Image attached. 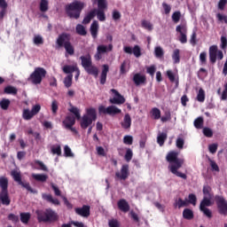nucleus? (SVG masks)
<instances>
[{
    "mask_svg": "<svg viewBox=\"0 0 227 227\" xmlns=\"http://www.w3.org/2000/svg\"><path fill=\"white\" fill-rule=\"evenodd\" d=\"M166 160L168 161V169L172 175H176L183 180H187V175L178 171L184 166V159L178 158V153L175 151L169 152L166 156Z\"/></svg>",
    "mask_w": 227,
    "mask_h": 227,
    "instance_id": "nucleus-1",
    "label": "nucleus"
},
{
    "mask_svg": "<svg viewBox=\"0 0 227 227\" xmlns=\"http://www.w3.org/2000/svg\"><path fill=\"white\" fill-rule=\"evenodd\" d=\"M38 223H56L59 221V215L52 208L37 209L35 211Z\"/></svg>",
    "mask_w": 227,
    "mask_h": 227,
    "instance_id": "nucleus-2",
    "label": "nucleus"
},
{
    "mask_svg": "<svg viewBox=\"0 0 227 227\" xmlns=\"http://www.w3.org/2000/svg\"><path fill=\"white\" fill-rule=\"evenodd\" d=\"M70 34L62 33L58 36L56 44L59 48L64 47L66 52L69 54V56H74V54H75V48H74V45L70 42Z\"/></svg>",
    "mask_w": 227,
    "mask_h": 227,
    "instance_id": "nucleus-3",
    "label": "nucleus"
},
{
    "mask_svg": "<svg viewBox=\"0 0 227 227\" xmlns=\"http://www.w3.org/2000/svg\"><path fill=\"white\" fill-rule=\"evenodd\" d=\"M82 10H84V3L77 0L66 6V13L69 19H79Z\"/></svg>",
    "mask_w": 227,
    "mask_h": 227,
    "instance_id": "nucleus-4",
    "label": "nucleus"
},
{
    "mask_svg": "<svg viewBox=\"0 0 227 227\" xmlns=\"http://www.w3.org/2000/svg\"><path fill=\"white\" fill-rule=\"evenodd\" d=\"M81 65L82 68H84L85 72L89 74V75H94V77L98 76V67L93 65V61L91 60V55L87 54L85 56H81Z\"/></svg>",
    "mask_w": 227,
    "mask_h": 227,
    "instance_id": "nucleus-5",
    "label": "nucleus"
},
{
    "mask_svg": "<svg viewBox=\"0 0 227 227\" xmlns=\"http://www.w3.org/2000/svg\"><path fill=\"white\" fill-rule=\"evenodd\" d=\"M97 121V110L95 108H88L86 111V114H83L81 121H80V127L86 130L90 125L93 123V121Z\"/></svg>",
    "mask_w": 227,
    "mask_h": 227,
    "instance_id": "nucleus-6",
    "label": "nucleus"
},
{
    "mask_svg": "<svg viewBox=\"0 0 227 227\" xmlns=\"http://www.w3.org/2000/svg\"><path fill=\"white\" fill-rule=\"evenodd\" d=\"M47 75V71L43 67H35L34 72L28 77V81L32 84H42V81L45 79Z\"/></svg>",
    "mask_w": 227,
    "mask_h": 227,
    "instance_id": "nucleus-7",
    "label": "nucleus"
},
{
    "mask_svg": "<svg viewBox=\"0 0 227 227\" xmlns=\"http://www.w3.org/2000/svg\"><path fill=\"white\" fill-rule=\"evenodd\" d=\"M11 176H12L14 182H17V184L21 185L23 189H26L28 192H31V194H38V191L33 189L29 183L22 182V176L20 175V172L12 170L11 171Z\"/></svg>",
    "mask_w": 227,
    "mask_h": 227,
    "instance_id": "nucleus-8",
    "label": "nucleus"
},
{
    "mask_svg": "<svg viewBox=\"0 0 227 227\" xmlns=\"http://www.w3.org/2000/svg\"><path fill=\"white\" fill-rule=\"evenodd\" d=\"M224 58L223 51L219 50L217 45L214 44L209 47V61L211 65H215L217 59L221 61Z\"/></svg>",
    "mask_w": 227,
    "mask_h": 227,
    "instance_id": "nucleus-9",
    "label": "nucleus"
},
{
    "mask_svg": "<svg viewBox=\"0 0 227 227\" xmlns=\"http://www.w3.org/2000/svg\"><path fill=\"white\" fill-rule=\"evenodd\" d=\"M215 201L220 215H227V200L223 196L215 195Z\"/></svg>",
    "mask_w": 227,
    "mask_h": 227,
    "instance_id": "nucleus-10",
    "label": "nucleus"
},
{
    "mask_svg": "<svg viewBox=\"0 0 227 227\" xmlns=\"http://www.w3.org/2000/svg\"><path fill=\"white\" fill-rule=\"evenodd\" d=\"M98 113L99 114H109V116H116V114H121V109L114 105L107 107L100 106L98 107Z\"/></svg>",
    "mask_w": 227,
    "mask_h": 227,
    "instance_id": "nucleus-11",
    "label": "nucleus"
},
{
    "mask_svg": "<svg viewBox=\"0 0 227 227\" xmlns=\"http://www.w3.org/2000/svg\"><path fill=\"white\" fill-rule=\"evenodd\" d=\"M113 51V44H109L108 46L100 44L97 47V52L94 55L96 61H100L102 59V54H106L107 51Z\"/></svg>",
    "mask_w": 227,
    "mask_h": 227,
    "instance_id": "nucleus-12",
    "label": "nucleus"
},
{
    "mask_svg": "<svg viewBox=\"0 0 227 227\" xmlns=\"http://www.w3.org/2000/svg\"><path fill=\"white\" fill-rule=\"evenodd\" d=\"M176 33H179L178 40L181 43H187V27L185 25H178L176 27Z\"/></svg>",
    "mask_w": 227,
    "mask_h": 227,
    "instance_id": "nucleus-13",
    "label": "nucleus"
},
{
    "mask_svg": "<svg viewBox=\"0 0 227 227\" xmlns=\"http://www.w3.org/2000/svg\"><path fill=\"white\" fill-rule=\"evenodd\" d=\"M111 93L114 95L113 98L109 99L110 104H115L117 106H121L125 102V98L116 90V89H112Z\"/></svg>",
    "mask_w": 227,
    "mask_h": 227,
    "instance_id": "nucleus-14",
    "label": "nucleus"
},
{
    "mask_svg": "<svg viewBox=\"0 0 227 227\" xmlns=\"http://www.w3.org/2000/svg\"><path fill=\"white\" fill-rule=\"evenodd\" d=\"M129 175H130V172H129V165L124 164L121 168V173L118 171L115 172V178H118L119 180H127Z\"/></svg>",
    "mask_w": 227,
    "mask_h": 227,
    "instance_id": "nucleus-15",
    "label": "nucleus"
},
{
    "mask_svg": "<svg viewBox=\"0 0 227 227\" xmlns=\"http://www.w3.org/2000/svg\"><path fill=\"white\" fill-rule=\"evenodd\" d=\"M133 82L137 86H141V84H146V75L141 74V73H137L133 75Z\"/></svg>",
    "mask_w": 227,
    "mask_h": 227,
    "instance_id": "nucleus-16",
    "label": "nucleus"
},
{
    "mask_svg": "<svg viewBox=\"0 0 227 227\" xmlns=\"http://www.w3.org/2000/svg\"><path fill=\"white\" fill-rule=\"evenodd\" d=\"M117 207L121 212H124V214H127L130 210V205H129V202L125 199H121L117 202Z\"/></svg>",
    "mask_w": 227,
    "mask_h": 227,
    "instance_id": "nucleus-17",
    "label": "nucleus"
},
{
    "mask_svg": "<svg viewBox=\"0 0 227 227\" xmlns=\"http://www.w3.org/2000/svg\"><path fill=\"white\" fill-rule=\"evenodd\" d=\"M90 206L83 205L82 207H76L75 213L82 217H90Z\"/></svg>",
    "mask_w": 227,
    "mask_h": 227,
    "instance_id": "nucleus-18",
    "label": "nucleus"
},
{
    "mask_svg": "<svg viewBox=\"0 0 227 227\" xmlns=\"http://www.w3.org/2000/svg\"><path fill=\"white\" fill-rule=\"evenodd\" d=\"M121 126L125 129L129 130L132 126V118L129 114H126L124 115L123 121L121 122Z\"/></svg>",
    "mask_w": 227,
    "mask_h": 227,
    "instance_id": "nucleus-19",
    "label": "nucleus"
},
{
    "mask_svg": "<svg viewBox=\"0 0 227 227\" xmlns=\"http://www.w3.org/2000/svg\"><path fill=\"white\" fill-rule=\"evenodd\" d=\"M62 123L65 129H71V127H74L75 125V117L67 115L66 119L62 121Z\"/></svg>",
    "mask_w": 227,
    "mask_h": 227,
    "instance_id": "nucleus-20",
    "label": "nucleus"
},
{
    "mask_svg": "<svg viewBox=\"0 0 227 227\" xmlns=\"http://www.w3.org/2000/svg\"><path fill=\"white\" fill-rule=\"evenodd\" d=\"M98 28H99L98 21L94 20V21L91 23L90 28V35H91V36H92V38H93L94 40H96V38L98 36Z\"/></svg>",
    "mask_w": 227,
    "mask_h": 227,
    "instance_id": "nucleus-21",
    "label": "nucleus"
},
{
    "mask_svg": "<svg viewBox=\"0 0 227 227\" xmlns=\"http://www.w3.org/2000/svg\"><path fill=\"white\" fill-rule=\"evenodd\" d=\"M32 168L34 169H41V171H49V168H47V166L43 163V161L35 160L33 163H31Z\"/></svg>",
    "mask_w": 227,
    "mask_h": 227,
    "instance_id": "nucleus-22",
    "label": "nucleus"
},
{
    "mask_svg": "<svg viewBox=\"0 0 227 227\" xmlns=\"http://www.w3.org/2000/svg\"><path fill=\"white\" fill-rule=\"evenodd\" d=\"M109 72V66L108 65H103V69L100 74V84H106V82L107 81V73Z\"/></svg>",
    "mask_w": 227,
    "mask_h": 227,
    "instance_id": "nucleus-23",
    "label": "nucleus"
},
{
    "mask_svg": "<svg viewBox=\"0 0 227 227\" xmlns=\"http://www.w3.org/2000/svg\"><path fill=\"white\" fill-rule=\"evenodd\" d=\"M0 200L2 201V205H5L6 207L12 203L8 192H0Z\"/></svg>",
    "mask_w": 227,
    "mask_h": 227,
    "instance_id": "nucleus-24",
    "label": "nucleus"
},
{
    "mask_svg": "<svg viewBox=\"0 0 227 227\" xmlns=\"http://www.w3.org/2000/svg\"><path fill=\"white\" fill-rule=\"evenodd\" d=\"M97 15V9H94L90 11L83 19L82 24H90L91 22L92 19H95V16Z\"/></svg>",
    "mask_w": 227,
    "mask_h": 227,
    "instance_id": "nucleus-25",
    "label": "nucleus"
},
{
    "mask_svg": "<svg viewBox=\"0 0 227 227\" xmlns=\"http://www.w3.org/2000/svg\"><path fill=\"white\" fill-rule=\"evenodd\" d=\"M202 192L204 195V198H214V193L212 192V187L208 184H205L202 189Z\"/></svg>",
    "mask_w": 227,
    "mask_h": 227,
    "instance_id": "nucleus-26",
    "label": "nucleus"
},
{
    "mask_svg": "<svg viewBox=\"0 0 227 227\" xmlns=\"http://www.w3.org/2000/svg\"><path fill=\"white\" fill-rule=\"evenodd\" d=\"M183 217L187 221L194 219V212L190 208H184L183 211Z\"/></svg>",
    "mask_w": 227,
    "mask_h": 227,
    "instance_id": "nucleus-27",
    "label": "nucleus"
},
{
    "mask_svg": "<svg viewBox=\"0 0 227 227\" xmlns=\"http://www.w3.org/2000/svg\"><path fill=\"white\" fill-rule=\"evenodd\" d=\"M207 207H212V199L208 197H203L200 204V209L207 208Z\"/></svg>",
    "mask_w": 227,
    "mask_h": 227,
    "instance_id": "nucleus-28",
    "label": "nucleus"
},
{
    "mask_svg": "<svg viewBox=\"0 0 227 227\" xmlns=\"http://www.w3.org/2000/svg\"><path fill=\"white\" fill-rule=\"evenodd\" d=\"M77 66H70V65H66L63 67V72L64 74H68V75H72L74 72L77 70Z\"/></svg>",
    "mask_w": 227,
    "mask_h": 227,
    "instance_id": "nucleus-29",
    "label": "nucleus"
},
{
    "mask_svg": "<svg viewBox=\"0 0 227 227\" xmlns=\"http://www.w3.org/2000/svg\"><path fill=\"white\" fill-rule=\"evenodd\" d=\"M150 114H151L153 120H160V118H161L160 109H159L157 107L152 108Z\"/></svg>",
    "mask_w": 227,
    "mask_h": 227,
    "instance_id": "nucleus-30",
    "label": "nucleus"
},
{
    "mask_svg": "<svg viewBox=\"0 0 227 227\" xmlns=\"http://www.w3.org/2000/svg\"><path fill=\"white\" fill-rule=\"evenodd\" d=\"M32 178H34V180H36V182H47V178H49V176L47 175L44 174H32Z\"/></svg>",
    "mask_w": 227,
    "mask_h": 227,
    "instance_id": "nucleus-31",
    "label": "nucleus"
},
{
    "mask_svg": "<svg viewBox=\"0 0 227 227\" xmlns=\"http://www.w3.org/2000/svg\"><path fill=\"white\" fill-rule=\"evenodd\" d=\"M43 200L49 201V203H52L53 205H60V202L58 199H53L51 194H43Z\"/></svg>",
    "mask_w": 227,
    "mask_h": 227,
    "instance_id": "nucleus-32",
    "label": "nucleus"
},
{
    "mask_svg": "<svg viewBox=\"0 0 227 227\" xmlns=\"http://www.w3.org/2000/svg\"><path fill=\"white\" fill-rule=\"evenodd\" d=\"M166 139H168V133H160L157 137V143L160 146H164V143H166Z\"/></svg>",
    "mask_w": 227,
    "mask_h": 227,
    "instance_id": "nucleus-33",
    "label": "nucleus"
},
{
    "mask_svg": "<svg viewBox=\"0 0 227 227\" xmlns=\"http://www.w3.org/2000/svg\"><path fill=\"white\" fill-rule=\"evenodd\" d=\"M39 10L43 13H45V12H49V0H41L39 4Z\"/></svg>",
    "mask_w": 227,
    "mask_h": 227,
    "instance_id": "nucleus-34",
    "label": "nucleus"
},
{
    "mask_svg": "<svg viewBox=\"0 0 227 227\" xmlns=\"http://www.w3.org/2000/svg\"><path fill=\"white\" fill-rule=\"evenodd\" d=\"M0 187L2 189L1 192H8V178L0 177Z\"/></svg>",
    "mask_w": 227,
    "mask_h": 227,
    "instance_id": "nucleus-35",
    "label": "nucleus"
},
{
    "mask_svg": "<svg viewBox=\"0 0 227 227\" xmlns=\"http://www.w3.org/2000/svg\"><path fill=\"white\" fill-rule=\"evenodd\" d=\"M35 115L33 114V112H31L29 109H24L22 113V118L23 120H26L27 121H29V120H33V117Z\"/></svg>",
    "mask_w": 227,
    "mask_h": 227,
    "instance_id": "nucleus-36",
    "label": "nucleus"
},
{
    "mask_svg": "<svg viewBox=\"0 0 227 227\" xmlns=\"http://www.w3.org/2000/svg\"><path fill=\"white\" fill-rule=\"evenodd\" d=\"M204 123H205V121L203 120V117L200 116L194 120L193 125L195 129H203Z\"/></svg>",
    "mask_w": 227,
    "mask_h": 227,
    "instance_id": "nucleus-37",
    "label": "nucleus"
},
{
    "mask_svg": "<svg viewBox=\"0 0 227 227\" xmlns=\"http://www.w3.org/2000/svg\"><path fill=\"white\" fill-rule=\"evenodd\" d=\"M172 59L174 61V65H178V63H180V50L179 49L174 50L173 54H172Z\"/></svg>",
    "mask_w": 227,
    "mask_h": 227,
    "instance_id": "nucleus-38",
    "label": "nucleus"
},
{
    "mask_svg": "<svg viewBox=\"0 0 227 227\" xmlns=\"http://www.w3.org/2000/svg\"><path fill=\"white\" fill-rule=\"evenodd\" d=\"M76 33L77 35H80V36H86L88 35V32L86 31V27L84 26L78 24L76 26Z\"/></svg>",
    "mask_w": 227,
    "mask_h": 227,
    "instance_id": "nucleus-39",
    "label": "nucleus"
},
{
    "mask_svg": "<svg viewBox=\"0 0 227 227\" xmlns=\"http://www.w3.org/2000/svg\"><path fill=\"white\" fill-rule=\"evenodd\" d=\"M20 221L24 224H27L29 223V219H31V214L29 213H20Z\"/></svg>",
    "mask_w": 227,
    "mask_h": 227,
    "instance_id": "nucleus-40",
    "label": "nucleus"
},
{
    "mask_svg": "<svg viewBox=\"0 0 227 227\" xmlns=\"http://www.w3.org/2000/svg\"><path fill=\"white\" fill-rule=\"evenodd\" d=\"M154 56L155 58L160 59L164 58V50L160 46H157L154 49Z\"/></svg>",
    "mask_w": 227,
    "mask_h": 227,
    "instance_id": "nucleus-41",
    "label": "nucleus"
},
{
    "mask_svg": "<svg viewBox=\"0 0 227 227\" xmlns=\"http://www.w3.org/2000/svg\"><path fill=\"white\" fill-rule=\"evenodd\" d=\"M10 104H11L10 99L3 98L0 101V107L4 111H8V107H10Z\"/></svg>",
    "mask_w": 227,
    "mask_h": 227,
    "instance_id": "nucleus-42",
    "label": "nucleus"
},
{
    "mask_svg": "<svg viewBox=\"0 0 227 227\" xmlns=\"http://www.w3.org/2000/svg\"><path fill=\"white\" fill-rule=\"evenodd\" d=\"M69 113L74 114L76 120H81V110L76 106H71V108H69Z\"/></svg>",
    "mask_w": 227,
    "mask_h": 227,
    "instance_id": "nucleus-43",
    "label": "nucleus"
},
{
    "mask_svg": "<svg viewBox=\"0 0 227 227\" xmlns=\"http://www.w3.org/2000/svg\"><path fill=\"white\" fill-rule=\"evenodd\" d=\"M4 91L7 95H17V92H18L17 88L10 85L5 87Z\"/></svg>",
    "mask_w": 227,
    "mask_h": 227,
    "instance_id": "nucleus-44",
    "label": "nucleus"
},
{
    "mask_svg": "<svg viewBox=\"0 0 227 227\" xmlns=\"http://www.w3.org/2000/svg\"><path fill=\"white\" fill-rule=\"evenodd\" d=\"M175 207H178V208H182L184 207H189V202L187 200H184L182 198H179L175 204Z\"/></svg>",
    "mask_w": 227,
    "mask_h": 227,
    "instance_id": "nucleus-45",
    "label": "nucleus"
},
{
    "mask_svg": "<svg viewBox=\"0 0 227 227\" xmlns=\"http://www.w3.org/2000/svg\"><path fill=\"white\" fill-rule=\"evenodd\" d=\"M171 120V112L169 110H167L164 112V115L160 117V121L162 123H166V121H170Z\"/></svg>",
    "mask_w": 227,
    "mask_h": 227,
    "instance_id": "nucleus-46",
    "label": "nucleus"
},
{
    "mask_svg": "<svg viewBox=\"0 0 227 227\" xmlns=\"http://www.w3.org/2000/svg\"><path fill=\"white\" fill-rule=\"evenodd\" d=\"M187 201H188V205L190 203L191 205H193V207H196L198 198L196 197V195L194 193H190L188 195V200Z\"/></svg>",
    "mask_w": 227,
    "mask_h": 227,
    "instance_id": "nucleus-47",
    "label": "nucleus"
},
{
    "mask_svg": "<svg viewBox=\"0 0 227 227\" xmlns=\"http://www.w3.org/2000/svg\"><path fill=\"white\" fill-rule=\"evenodd\" d=\"M180 19H182V12H180V11L175 12L172 14V20L175 24H178V22H180Z\"/></svg>",
    "mask_w": 227,
    "mask_h": 227,
    "instance_id": "nucleus-48",
    "label": "nucleus"
},
{
    "mask_svg": "<svg viewBox=\"0 0 227 227\" xmlns=\"http://www.w3.org/2000/svg\"><path fill=\"white\" fill-rule=\"evenodd\" d=\"M74 79V74H68L65 79H64V85L66 88H70L72 86V81Z\"/></svg>",
    "mask_w": 227,
    "mask_h": 227,
    "instance_id": "nucleus-49",
    "label": "nucleus"
},
{
    "mask_svg": "<svg viewBox=\"0 0 227 227\" xmlns=\"http://www.w3.org/2000/svg\"><path fill=\"white\" fill-rule=\"evenodd\" d=\"M96 15L100 22H104L106 20V12L104 10H96Z\"/></svg>",
    "mask_w": 227,
    "mask_h": 227,
    "instance_id": "nucleus-50",
    "label": "nucleus"
},
{
    "mask_svg": "<svg viewBox=\"0 0 227 227\" xmlns=\"http://www.w3.org/2000/svg\"><path fill=\"white\" fill-rule=\"evenodd\" d=\"M132 157H134V153H132V149L128 148L124 155L126 162H130L132 160Z\"/></svg>",
    "mask_w": 227,
    "mask_h": 227,
    "instance_id": "nucleus-51",
    "label": "nucleus"
},
{
    "mask_svg": "<svg viewBox=\"0 0 227 227\" xmlns=\"http://www.w3.org/2000/svg\"><path fill=\"white\" fill-rule=\"evenodd\" d=\"M202 133L206 137H213L214 136V131L208 127L203 128Z\"/></svg>",
    "mask_w": 227,
    "mask_h": 227,
    "instance_id": "nucleus-52",
    "label": "nucleus"
},
{
    "mask_svg": "<svg viewBox=\"0 0 227 227\" xmlns=\"http://www.w3.org/2000/svg\"><path fill=\"white\" fill-rule=\"evenodd\" d=\"M197 100L198 102H205V90L202 88L199 90Z\"/></svg>",
    "mask_w": 227,
    "mask_h": 227,
    "instance_id": "nucleus-53",
    "label": "nucleus"
},
{
    "mask_svg": "<svg viewBox=\"0 0 227 227\" xmlns=\"http://www.w3.org/2000/svg\"><path fill=\"white\" fill-rule=\"evenodd\" d=\"M142 27L147 29L148 31H152V29H153V25H152L150 21L144 20H142Z\"/></svg>",
    "mask_w": 227,
    "mask_h": 227,
    "instance_id": "nucleus-54",
    "label": "nucleus"
},
{
    "mask_svg": "<svg viewBox=\"0 0 227 227\" xmlns=\"http://www.w3.org/2000/svg\"><path fill=\"white\" fill-rule=\"evenodd\" d=\"M132 53L134 54L135 58H141V47H139V45H135L133 47Z\"/></svg>",
    "mask_w": 227,
    "mask_h": 227,
    "instance_id": "nucleus-55",
    "label": "nucleus"
},
{
    "mask_svg": "<svg viewBox=\"0 0 227 227\" xmlns=\"http://www.w3.org/2000/svg\"><path fill=\"white\" fill-rule=\"evenodd\" d=\"M200 210L204 214V215H206V217H208V219H212V211L208 207H203Z\"/></svg>",
    "mask_w": 227,
    "mask_h": 227,
    "instance_id": "nucleus-56",
    "label": "nucleus"
},
{
    "mask_svg": "<svg viewBox=\"0 0 227 227\" xmlns=\"http://www.w3.org/2000/svg\"><path fill=\"white\" fill-rule=\"evenodd\" d=\"M157 71V67H155V65L150 66L146 68V73L151 75V77H153L155 75V72Z\"/></svg>",
    "mask_w": 227,
    "mask_h": 227,
    "instance_id": "nucleus-57",
    "label": "nucleus"
},
{
    "mask_svg": "<svg viewBox=\"0 0 227 227\" xmlns=\"http://www.w3.org/2000/svg\"><path fill=\"white\" fill-rule=\"evenodd\" d=\"M197 38H198V35L196 34V31H193L192 35H191V39H190V43L193 47H194V45H196V43H198Z\"/></svg>",
    "mask_w": 227,
    "mask_h": 227,
    "instance_id": "nucleus-58",
    "label": "nucleus"
},
{
    "mask_svg": "<svg viewBox=\"0 0 227 227\" xmlns=\"http://www.w3.org/2000/svg\"><path fill=\"white\" fill-rule=\"evenodd\" d=\"M64 155L65 157H74V153H72V149L68 145L64 146Z\"/></svg>",
    "mask_w": 227,
    "mask_h": 227,
    "instance_id": "nucleus-59",
    "label": "nucleus"
},
{
    "mask_svg": "<svg viewBox=\"0 0 227 227\" xmlns=\"http://www.w3.org/2000/svg\"><path fill=\"white\" fill-rule=\"evenodd\" d=\"M98 10H106L107 8V2L106 0H99L98 2Z\"/></svg>",
    "mask_w": 227,
    "mask_h": 227,
    "instance_id": "nucleus-60",
    "label": "nucleus"
},
{
    "mask_svg": "<svg viewBox=\"0 0 227 227\" xmlns=\"http://www.w3.org/2000/svg\"><path fill=\"white\" fill-rule=\"evenodd\" d=\"M59 104L56 99H54L51 103V112L52 114H58Z\"/></svg>",
    "mask_w": 227,
    "mask_h": 227,
    "instance_id": "nucleus-61",
    "label": "nucleus"
},
{
    "mask_svg": "<svg viewBox=\"0 0 227 227\" xmlns=\"http://www.w3.org/2000/svg\"><path fill=\"white\" fill-rule=\"evenodd\" d=\"M34 43L35 45H43V37H42L41 35H35L34 37Z\"/></svg>",
    "mask_w": 227,
    "mask_h": 227,
    "instance_id": "nucleus-62",
    "label": "nucleus"
},
{
    "mask_svg": "<svg viewBox=\"0 0 227 227\" xmlns=\"http://www.w3.org/2000/svg\"><path fill=\"white\" fill-rule=\"evenodd\" d=\"M200 61L201 65H207V52L202 51L200 54Z\"/></svg>",
    "mask_w": 227,
    "mask_h": 227,
    "instance_id": "nucleus-63",
    "label": "nucleus"
},
{
    "mask_svg": "<svg viewBox=\"0 0 227 227\" xmlns=\"http://www.w3.org/2000/svg\"><path fill=\"white\" fill-rule=\"evenodd\" d=\"M109 227H120V222L116 219H112L108 222Z\"/></svg>",
    "mask_w": 227,
    "mask_h": 227,
    "instance_id": "nucleus-64",
    "label": "nucleus"
}]
</instances>
